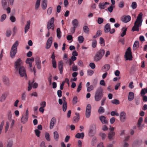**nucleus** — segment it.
I'll return each mask as SVG.
<instances>
[{
  "label": "nucleus",
  "instance_id": "1",
  "mask_svg": "<svg viewBox=\"0 0 147 147\" xmlns=\"http://www.w3.org/2000/svg\"><path fill=\"white\" fill-rule=\"evenodd\" d=\"M14 67L16 71L18 72L21 77L27 78L26 69L23 66V62L20 58L17 59L14 63Z\"/></svg>",
  "mask_w": 147,
  "mask_h": 147
},
{
  "label": "nucleus",
  "instance_id": "2",
  "mask_svg": "<svg viewBox=\"0 0 147 147\" xmlns=\"http://www.w3.org/2000/svg\"><path fill=\"white\" fill-rule=\"evenodd\" d=\"M143 14L142 12L140 13L137 17V19L134 22V26L132 27V30L133 31H139V27L142 25V22Z\"/></svg>",
  "mask_w": 147,
  "mask_h": 147
},
{
  "label": "nucleus",
  "instance_id": "3",
  "mask_svg": "<svg viewBox=\"0 0 147 147\" xmlns=\"http://www.w3.org/2000/svg\"><path fill=\"white\" fill-rule=\"evenodd\" d=\"M105 53V50L102 49H101L97 51L94 57V61L95 62L100 61L104 55Z\"/></svg>",
  "mask_w": 147,
  "mask_h": 147
},
{
  "label": "nucleus",
  "instance_id": "4",
  "mask_svg": "<svg viewBox=\"0 0 147 147\" xmlns=\"http://www.w3.org/2000/svg\"><path fill=\"white\" fill-rule=\"evenodd\" d=\"M18 45L19 42L17 40L12 47L10 52L11 58H13L15 57L16 54L17 52V47Z\"/></svg>",
  "mask_w": 147,
  "mask_h": 147
},
{
  "label": "nucleus",
  "instance_id": "5",
  "mask_svg": "<svg viewBox=\"0 0 147 147\" xmlns=\"http://www.w3.org/2000/svg\"><path fill=\"white\" fill-rule=\"evenodd\" d=\"M103 89L101 87L97 89L94 96L95 100L96 101L100 100L103 96Z\"/></svg>",
  "mask_w": 147,
  "mask_h": 147
},
{
  "label": "nucleus",
  "instance_id": "6",
  "mask_svg": "<svg viewBox=\"0 0 147 147\" xmlns=\"http://www.w3.org/2000/svg\"><path fill=\"white\" fill-rule=\"evenodd\" d=\"M125 58L126 60H132V55L131 51V48L129 47L127 49V50L125 55Z\"/></svg>",
  "mask_w": 147,
  "mask_h": 147
},
{
  "label": "nucleus",
  "instance_id": "7",
  "mask_svg": "<svg viewBox=\"0 0 147 147\" xmlns=\"http://www.w3.org/2000/svg\"><path fill=\"white\" fill-rule=\"evenodd\" d=\"M91 111V105L90 104L87 105L86 111L85 115L86 118H89L90 115Z\"/></svg>",
  "mask_w": 147,
  "mask_h": 147
},
{
  "label": "nucleus",
  "instance_id": "8",
  "mask_svg": "<svg viewBox=\"0 0 147 147\" xmlns=\"http://www.w3.org/2000/svg\"><path fill=\"white\" fill-rule=\"evenodd\" d=\"M119 117L120 120L121 122H124L126 119V114L124 111L120 113Z\"/></svg>",
  "mask_w": 147,
  "mask_h": 147
},
{
  "label": "nucleus",
  "instance_id": "9",
  "mask_svg": "<svg viewBox=\"0 0 147 147\" xmlns=\"http://www.w3.org/2000/svg\"><path fill=\"white\" fill-rule=\"evenodd\" d=\"M54 21V18L52 17L48 22L47 24V29L48 30H49V29L53 26Z\"/></svg>",
  "mask_w": 147,
  "mask_h": 147
},
{
  "label": "nucleus",
  "instance_id": "10",
  "mask_svg": "<svg viewBox=\"0 0 147 147\" xmlns=\"http://www.w3.org/2000/svg\"><path fill=\"white\" fill-rule=\"evenodd\" d=\"M52 42V37H50L48 39L46 43V48L48 49L50 47Z\"/></svg>",
  "mask_w": 147,
  "mask_h": 147
},
{
  "label": "nucleus",
  "instance_id": "11",
  "mask_svg": "<svg viewBox=\"0 0 147 147\" xmlns=\"http://www.w3.org/2000/svg\"><path fill=\"white\" fill-rule=\"evenodd\" d=\"M131 19V17L129 16H124L122 17L121 21L125 23H127Z\"/></svg>",
  "mask_w": 147,
  "mask_h": 147
},
{
  "label": "nucleus",
  "instance_id": "12",
  "mask_svg": "<svg viewBox=\"0 0 147 147\" xmlns=\"http://www.w3.org/2000/svg\"><path fill=\"white\" fill-rule=\"evenodd\" d=\"M28 116L24 114H23L22 117L21 119V123L23 124L26 123L28 120Z\"/></svg>",
  "mask_w": 147,
  "mask_h": 147
},
{
  "label": "nucleus",
  "instance_id": "13",
  "mask_svg": "<svg viewBox=\"0 0 147 147\" xmlns=\"http://www.w3.org/2000/svg\"><path fill=\"white\" fill-rule=\"evenodd\" d=\"M99 119L101 122L102 124H107L108 123V121L107 120L106 117L104 116H101L99 117Z\"/></svg>",
  "mask_w": 147,
  "mask_h": 147
},
{
  "label": "nucleus",
  "instance_id": "14",
  "mask_svg": "<svg viewBox=\"0 0 147 147\" xmlns=\"http://www.w3.org/2000/svg\"><path fill=\"white\" fill-rule=\"evenodd\" d=\"M109 4V3L106 2H105V3H100L99 4V8L101 9H105L107 7L106 5Z\"/></svg>",
  "mask_w": 147,
  "mask_h": 147
},
{
  "label": "nucleus",
  "instance_id": "15",
  "mask_svg": "<svg viewBox=\"0 0 147 147\" xmlns=\"http://www.w3.org/2000/svg\"><path fill=\"white\" fill-rule=\"evenodd\" d=\"M56 122V119L54 118L53 117L52 118L50 124V129H52L55 125V123Z\"/></svg>",
  "mask_w": 147,
  "mask_h": 147
},
{
  "label": "nucleus",
  "instance_id": "16",
  "mask_svg": "<svg viewBox=\"0 0 147 147\" xmlns=\"http://www.w3.org/2000/svg\"><path fill=\"white\" fill-rule=\"evenodd\" d=\"M115 135V132L113 131H110L108 134V138L109 140H112L114 139V136Z\"/></svg>",
  "mask_w": 147,
  "mask_h": 147
},
{
  "label": "nucleus",
  "instance_id": "17",
  "mask_svg": "<svg viewBox=\"0 0 147 147\" xmlns=\"http://www.w3.org/2000/svg\"><path fill=\"white\" fill-rule=\"evenodd\" d=\"M59 69L60 71L61 74H62L63 72V63L61 61H59L58 62Z\"/></svg>",
  "mask_w": 147,
  "mask_h": 147
},
{
  "label": "nucleus",
  "instance_id": "18",
  "mask_svg": "<svg viewBox=\"0 0 147 147\" xmlns=\"http://www.w3.org/2000/svg\"><path fill=\"white\" fill-rule=\"evenodd\" d=\"M110 24L107 23L106 24L104 27V31L105 33H107L110 31L111 29Z\"/></svg>",
  "mask_w": 147,
  "mask_h": 147
},
{
  "label": "nucleus",
  "instance_id": "19",
  "mask_svg": "<svg viewBox=\"0 0 147 147\" xmlns=\"http://www.w3.org/2000/svg\"><path fill=\"white\" fill-rule=\"evenodd\" d=\"M30 20H28L27 22V24L26 25L24 28V32L26 33L28 31V30L30 29Z\"/></svg>",
  "mask_w": 147,
  "mask_h": 147
},
{
  "label": "nucleus",
  "instance_id": "20",
  "mask_svg": "<svg viewBox=\"0 0 147 147\" xmlns=\"http://www.w3.org/2000/svg\"><path fill=\"white\" fill-rule=\"evenodd\" d=\"M47 6V0H43L42 1L41 4V6L43 9L45 10L46 9Z\"/></svg>",
  "mask_w": 147,
  "mask_h": 147
},
{
  "label": "nucleus",
  "instance_id": "21",
  "mask_svg": "<svg viewBox=\"0 0 147 147\" xmlns=\"http://www.w3.org/2000/svg\"><path fill=\"white\" fill-rule=\"evenodd\" d=\"M143 121V118L142 117H140L138 121L137 124L138 127L139 128V129H142V127L141 126V124Z\"/></svg>",
  "mask_w": 147,
  "mask_h": 147
},
{
  "label": "nucleus",
  "instance_id": "22",
  "mask_svg": "<svg viewBox=\"0 0 147 147\" xmlns=\"http://www.w3.org/2000/svg\"><path fill=\"white\" fill-rule=\"evenodd\" d=\"M36 64V67L38 69H40L41 68V61L40 59L38 58L37 59H36L35 60Z\"/></svg>",
  "mask_w": 147,
  "mask_h": 147
},
{
  "label": "nucleus",
  "instance_id": "23",
  "mask_svg": "<svg viewBox=\"0 0 147 147\" xmlns=\"http://www.w3.org/2000/svg\"><path fill=\"white\" fill-rule=\"evenodd\" d=\"M75 115L76 116L73 117V120L76 123L80 119V115L78 113H76Z\"/></svg>",
  "mask_w": 147,
  "mask_h": 147
},
{
  "label": "nucleus",
  "instance_id": "24",
  "mask_svg": "<svg viewBox=\"0 0 147 147\" xmlns=\"http://www.w3.org/2000/svg\"><path fill=\"white\" fill-rule=\"evenodd\" d=\"M134 97V94L132 92H130L129 93L128 100L131 101L133 100Z\"/></svg>",
  "mask_w": 147,
  "mask_h": 147
},
{
  "label": "nucleus",
  "instance_id": "25",
  "mask_svg": "<svg viewBox=\"0 0 147 147\" xmlns=\"http://www.w3.org/2000/svg\"><path fill=\"white\" fill-rule=\"evenodd\" d=\"M84 133H78L76 134L75 136V137L76 138H81L82 139H83L84 137Z\"/></svg>",
  "mask_w": 147,
  "mask_h": 147
},
{
  "label": "nucleus",
  "instance_id": "26",
  "mask_svg": "<svg viewBox=\"0 0 147 147\" xmlns=\"http://www.w3.org/2000/svg\"><path fill=\"white\" fill-rule=\"evenodd\" d=\"M127 29V28H125V27H123L122 28L121 30L122 32L121 34V36L123 37L125 35Z\"/></svg>",
  "mask_w": 147,
  "mask_h": 147
},
{
  "label": "nucleus",
  "instance_id": "27",
  "mask_svg": "<svg viewBox=\"0 0 147 147\" xmlns=\"http://www.w3.org/2000/svg\"><path fill=\"white\" fill-rule=\"evenodd\" d=\"M96 126L95 124L92 125L90 127V130L89 131V133L90 134H92L94 131H95L96 129Z\"/></svg>",
  "mask_w": 147,
  "mask_h": 147
},
{
  "label": "nucleus",
  "instance_id": "28",
  "mask_svg": "<svg viewBox=\"0 0 147 147\" xmlns=\"http://www.w3.org/2000/svg\"><path fill=\"white\" fill-rule=\"evenodd\" d=\"M54 138L56 141H57L59 139V135L57 131H55L53 132Z\"/></svg>",
  "mask_w": 147,
  "mask_h": 147
},
{
  "label": "nucleus",
  "instance_id": "29",
  "mask_svg": "<svg viewBox=\"0 0 147 147\" xmlns=\"http://www.w3.org/2000/svg\"><path fill=\"white\" fill-rule=\"evenodd\" d=\"M72 23L73 26L77 27L78 24V20L76 19H75L72 21Z\"/></svg>",
  "mask_w": 147,
  "mask_h": 147
},
{
  "label": "nucleus",
  "instance_id": "30",
  "mask_svg": "<svg viewBox=\"0 0 147 147\" xmlns=\"http://www.w3.org/2000/svg\"><path fill=\"white\" fill-rule=\"evenodd\" d=\"M139 44L138 41H136L134 42L133 47V49L136 50L139 47Z\"/></svg>",
  "mask_w": 147,
  "mask_h": 147
},
{
  "label": "nucleus",
  "instance_id": "31",
  "mask_svg": "<svg viewBox=\"0 0 147 147\" xmlns=\"http://www.w3.org/2000/svg\"><path fill=\"white\" fill-rule=\"evenodd\" d=\"M3 82L5 85L7 86H8L9 85V79L6 77L4 78L3 79Z\"/></svg>",
  "mask_w": 147,
  "mask_h": 147
},
{
  "label": "nucleus",
  "instance_id": "32",
  "mask_svg": "<svg viewBox=\"0 0 147 147\" xmlns=\"http://www.w3.org/2000/svg\"><path fill=\"white\" fill-rule=\"evenodd\" d=\"M146 93H147V87L142 89L141 91L140 94L141 96H143Z\"/></svg>",
  "mask_w": 147,
  "mask_h": 147
},
{
  "label": "nucleus",
  "instance_id": "33",
  "mask_svg": "<svg viewBox=\"0 0 147 147\" xmlns=\"http://www.w3.org/2000/svg\"><path fill=\"white\" fill-rule=\"evenodd\" d=\"M83 30L84 32L87 34H89V30L88 27L87 26H84L83 27Z\"/></svg>",
  "mask_w": 147,
  "mask_h": 147
},
{
  "label": "nucleus",
  "instance_id": "34",
  "mask_svg": "<svg viewBox=\"0 0 147 147\" xmlns=\"http://www.w3.org/2000/svg\"><path fill=\"white\" fill-rule=\"evenodd\" d=\"M34 61V58L33 57H32L30 58H27L26 60V63H32Z\"/></svg>",
  "mask_w": 147,
  "mask_h": 147
},
{
  "label": "nucleus",
  "instance_id": "35",
  "mask_svg": "<svg viewBox=\"0 0 147 147\" xmlns=\"http://www.w3.org/2000/svg\"><path fill=\"white\" fill-rule=\"evenodd\" d=\"M57 36L58 38L60 39L61 37V32L59 28H58L57 30Z\"/></svg>",
  "mask_w": 147,
  "mask_h": 147
},
{
  "label": "nucleus",
  "instance_id": "36",
  "mask_svg": "<svg viewBox=\"0 0 147 147\" xmlns=\"http://www.w3.org/2000/svg\"><path fill=\"white\" fill-rule=\"evenodd\" d=\"M40 0H37L35 5V8L36 10H37L39 7L40 5Z\"/></svg>",
  "mask_w": 147,
  "mask_h": 147
},
{
  "label": "nucleus",
  "instance_id": "37",
  "mask_svg": "<svg viewBox=\"0 0 147 147\" xmlns=\"http://www.w3.org/2000/svg\"><path fill=\"white\" fill-rule=\"evenodd\" d=\"M67 103L66 102H65L63 103L62 106L63 111L64 112H65L67 109Z\"/></svg>",
  "mask_w": 147,
  "mask_h": 147
},
{
  "label": "nucleus",
  "instance_id": "38",
  "mask_svg": "<svg viewBox=\"0 0 147 147\" xmlns=\"http://www.w3.org/2000/svg\"><path fill=\"white\" fill-rule=\"evenodd\" d=\"M110 66L109 65L106 64L104 65L103 66L104 68L105 69L104 71H108L110 68Z\"/></svg>",
  "mask_w": 147,
  "mask_h": 147
},
{
  "label": "nucleus",
  "instance_id": "39",
  "mask_svg": "<svg viewBox=\"0 0 147 147\" xmlns=\"http://www.w3.org/2000/svg\"><path fill=\"white\" fill-rule=\"evenodd\" d=\"M34 82V81L32 82L31 83L30 82V81H29L28 82V91H30L32 89V85L33 84V83Z\"/></svg>",
  "mask_w": 147,
  "mask_h": 147
},
{
  "label": "nucleus",
  "instance_id": "40",
  "mask_svg": "<svg viewBox=\"0 0 147 147\" xmlns=\"http://www.w3.org/2000/svg\"><path fill=\"white\" fill-rule=\"evenodd\" d=\"M98 112L99 113H103L105 112V109L103 107H100L98 109Z\"/></svg>",
  "mask_w": 147,
  "mask_h": 147
},
{
  "label": "nucleus",
  "instance_id": "41",
  "mask_svg": "<svg viewBox=\"0 0 147 147\" xmlns=\"http://www.w3.org/2000/svg\"><path fill=\"white\" fill-rule=\"evenodd\" d=\"M45 136L46 140L48 141H49L50 140V135L48 132H46L45 133Z\"/></svg>",
  "mask_w": 147,
  "mask_h": 147
},
{
  "label": "nucleus",
  "instance_id": "42",
  "mask_svg": "<svg viewBox=\"0 0 147 147\" xmlns=\"http://www.w3.org/2000/svg\"><path fill=\"white\" fill-rule=\"evenodd\" d=\"M84 38L82 36H80L78 38V40L80 43H82L84 40Z\"/></svg>",
  "mask_w": 147,
  "mask_h": 147
},
{
  "label": "nucleus",
  "instance_id": "43",
  "mask_svg": "<svg viewBox=\"0 0 147 147\" xmlns=\"http://www.w3.org/2000/svg\"><path fill=\"white\" fill-rule=\"evenodd\" d=\"M78 101V98L76 96H75L73 98L72 103L73 105L76 104Z\"/></svg>",
  "mask_w": 147,
  "mask_h": 147
},
{
  "label": "nucleus",
  "instance_id": "44",
  "mask_svg": "<svg viewBox=\"0 0 147 147\" xmlns=\"http://www.w3.org/2000/svg\"><path fill=\"white\" fill-rule=\"evenodd\" d=\"M4 124V121H1L0 125V135L2 132V131L3 128V127Z\"/></svg>",
  "mask_w": 147,
  "mask_h": 147
},
{
  "label": "nucleus",
  "instance_id": "45",
  "mask_svg": "<svg viewBox=\"0 0 147 147\" xmlns=\"http://www.w3.org/2000/svg\"><path fill=\"white\" fill-rule=\"evenodd\" d=\"M111 102L113 104H115L116 105H118L119 104V101L117 99H115L112 100L111 101Z\"/></svg>",
  "mask_w": 147,
  "mask_h": 147
},
{
  "label": "nucleus",
  "instance_id": "46",
  "mask_svg": "<svg viewBox=\"0 0 147 147\" xmlns=\"http://www.w3.org/2000/svg\"><path fill=\"white\" fill-rule=\"evenodd\" d=\"M94 89V87L92 85H90L87 88V91L89 92L92 90Z\"/></svg>",
  "mask_w": 147,
  "mask_h": 147
},
{
  "label": "nucleus",
  "instance_id": "47",
  "mask_svg": "<svg viewBox=\"0 0 147 147\" xmlns=\"http://www.w3.org/2000/svg\"><path fill=\"white\" fill-rule=\"evenodd\" d=\"M100 43L101 44V45L104 46L105 45V41L104 39L102 37H100Z\"/></svg>",
  "mask_w": 147,
  "mask_h": 147
},
{
  "label": "nucleus",
  "instance_id": "48",
  "mask_svg": "<svg viewBox=\"0 0 147 147\" xmlns=\"http://www.w3.org/2000/svg\"><path fill=\"white\" fill-rule=\"evenodd\" d=\"M82 83L81 82H80L79 84L77 90V92H79L81 90L82 88Z\"/></svg>",
  "mask_w": 147,
  "mask_h": 147
},
{
  "label": "nucleus",
  "instance_id": "49",
  "mask_svg": "<svg viewBox=\"0 0 147 147\" xmlns=\"http://www.w3.org/2000/svg\"><path fill=\"white\" fill-rule=\"evenodd\" d=\"M7 0H2V4L3 7H5L7 5Z\"/></svg>",
  "mask_w": 147,
  "mask_h": 147
},
{
  "label": "nucleus",
  "instance_id": "50",
  "mask_svg": "<svg viewBox=\"0 0 147 147\" xmlns=\"http://www.w3.org/2000/svg\"><path fill=\"white\" fill-rule=\"evenodd\" d=\"M11 34V30L8 29L6 31V36L7 37L10 36Z\"/></svg>",
  "mask_w": 147,
  "mask_h": 147
},
{
  "label": "nucleus",
  "instance_id": "51",
  "mask_svg": "<svg viewBox=\"0 0 147 147\" xmlns=\"http://www.w3.org/2000/svg\"><path fill=\"white\" fill-rule=\"evenodd\" d=\"M9 125V123L8 121L6 122V125L5 127V132H6L8 130Z\"/></svg>",
  "mask_w": 147,
  "mask_h": 147
},
{
  "label": "nucleus",
  "instance_id": "52",
  "mask_svg": "<svg viewBox=\"0 0 147 147\" xmlns=\"http://www.w3.org/2000/svg\"><path fill=\"white\" fill-rule=\"evenodd\" d=\"M137 6L136 3V2H133L132 3V4L131 5V7L133 9H135Z\"/></svg>",
  "mask_w": 147,
  "mask_h": 147
},
{
  "label": "nucleus",
  "instance_id": "53",
  "mask_svg": "<svg viewBox=\"0 0 147 147\" xmlns=\"http://www.w3.org/2000/svg\"><path fill=\"white\" fill-rule=\"evenodd\" d=\"M103 19L102 18H98L97 22L99 24L102 23L103 22Z\"/></svg>",
  "mask_w": 147,
  "mask_h": 147
},
{
  "label": "nucleus",
  "instance_id": "54",
  "mask_svg": "<svg viewBox=\"0 0 147 147\" xmlns=\"http://www.w3.org/2000/svg\"><path fill=\"white\" fill-rule=\"evenodd\" d=\"M124 2L123 1H122L120 2L118 6L120 8H123L124 6Z\"/></svg>",
  "mask_w": 147,
  "mask_h": 147
},
{
  "label": "nucleus",
  "instance_id": "55",
  "mask_svg": "<svg viewBox=\"0 0 147 147\" xmlns=\"http://www.w3.org/2000/svg\"><path fill=\"white\" fill-rule=\"evenodd\" d=\"M53 8L52 7H50L47 10V13L49 15H50L52 13V11Z\"/></svg>",
  "mask_w": 147,
  "mask_h": 147
},
{
  "label": "nucleus",
  "instance_id": "56",
  "mask_svg": "<svg viewBox=\"0 0 147 147\" xmlns=\"http://www.w3.org/2000/svg\"><path fill=\"white\" fill-rule=\"evenodd\" d=\"M6 17V15L5 14H4L2 15L0 21L1 22H2L5 19Z\"/></svg>",
  "mask_w": 147,
  "mask_h": 147
},
{
  "label": "nucleus",
  "instance_id": "57",
  "mask_svg": "<svg viewBox=\"0 0 147 147\" xmlns=\"http://www.w3.org/2000/svg\"><path fill=\"white\" fill-rule=\"evenodd\" d=\"M35 132L36 135L38 137L40 136V131L38 130V129H36L35 130Z\"/></svg>",
  "mask_w": 147,
  "mask_h": 147
},
{
  "label": "nucleus",
  "instance_id": "58",
  "mask_svg": "<svg viewBox=\"0 0 147 147\" xmlns=\"http://www.w3.org/2000/svg\"><path fill=\"white\" fill-rule=\"evenodd\" d=\"M99 135L101 137L102 140H104L106 136L105 134L102 133H100V134Z\"/></svg>",
  "mask_w": 147,
  "mask_h": 147
},
{
  "label": "nucleus",
  "instance_id": "59",
  "mask_svg": "<svg viewBox=\"0 0 147 147\" xmlns=\"http://www.w3.org/2000/svg\"><path fill=\"white\" fill-rule=\"evenodd\" d=\"M7 115L8 119H10L11 117L12 114L11 111L9 110L7 111Z\"/></svg>",
  "mask_w": 147,
  "mask_h": 147
},
{
  "label": "nucleus",
  "instance_id": "60",
  "mask_svg": "<svg viewBox=\"0 0 147 147\" xmlns=\"http://www.w3.org/2000/svg\"><path fill=\"white\" fill-rule=\"evenodd\" d=\"M96 45V41L95 40H94L92 42V47L93 48H95Z\"/></svg>",
  "mask_w": 147,
  "mask_h": 147
},
{
  "label": "nucleus",
  "instance_id": "61",
  "mask_svg": "<svg viewBox=\"0 0 147 147\" xmlns=\"http://www.w3.org/2000/svg\"><path fill=\"white\" fill-rule=\"evenodd\" d=\"M111 114L112 116H113L115 115L117 116H119V113L117 112H115V111H112L111 112Z\"/></svg>",
  "mask_w": 147,
  "mask_h": 147
},
{
  "label": "nucleus",
  "instance_id": "62",
  "mask_svg": "<svg viewBox=\"0 0 147 147\" xmlns=\"http://www.w3.org/2000/svg\"><path fill=\"white\" fill-rule=\"evenodd\" d=\"M46 102L45 101H43L41 102L40 103V107L44 108L46 106Z\"/></svg>",
  "mask_w": 147,
  "mask_h": 147
},
{
  "label": "nucleus",
  "instance_id": "63",
  "mask_svg": "<svg viewBox=\"0 0 147 147\" xmlns=\"http://www.w3.org/2000/svg\"><path fill=\"white\" fill-rule=\"evenodd\" d=\"M90 66L92 69L95 68V65L94 63H91L89 64Z\"/></svg>",
  "mask_w": 147,
  "mask_h": 147
},
{
  "label": "nucleus",
  "instance_id": "64",
  "mask_svg": "<svg viewBox=\"0 0 147 147\" xmlns=\"http://www.w3.org/2000/svg\"><path fill=\"white\" fill-rule=\"evenodd\" d=\"M13 145V142L11 141H10L8 142L7 147H12Z\"/></svg>",
  "mask_w": 147,
  "mask_h": 147
}]
</instances>
